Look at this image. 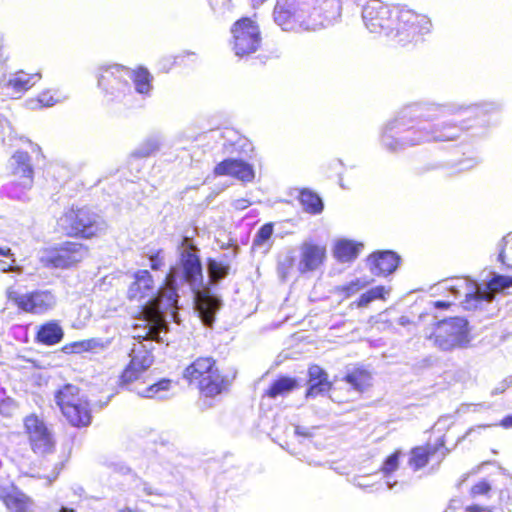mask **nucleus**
I'll use <instances>...</instances> for the list:
<instances>
[{"label":"nucleus","mask_w":512,"mask_h":512,"mask_svg":"<svg viewBox=\"0 0 512 512\" xmlns=\"http://www.w3.org/2000/svg\"><path fill=\"white\" fill-rule=\"evenodd\" d=\"M104 231L101 216L88 205L72 204L56 218L54 232L76 240H92Z\"/></svg>","instance_id":"423d86ee"},{"label":"nucleus","mask_w":512,"mask_h":512,"mask_svg":"<svg viewBox=\"0 0 512 512\" xmlns=\"http://www.w3.org/2000/svg\"><path fill=\"white\" fill-rule=\"evenodd\" d=\"M390 293V288L378 285L366 292L362 293L354 302L353 305L357 308L367 307L371 302L376 300L385 301Z\"/></svg>","instance_id":"2f4dec72"},{"label":"nucleus","mask_w":512,"mask_h":512,"mask_svg":"<svg viewBox=\"0 0 512 512\" xmlns=\"http://www.w3.org/2000/svg\"><path fill=\"white\" fill-rule=\"evenodd\" d=\"M452 306L451 301L437 300L432 303V307L441 310H448Z\"/></svg>","instance_id":"c03bdc74"},{"label":"nucleus","mask_w":512,"mask_h":512,"mask_svg":"<svg viewBox=\"0 0 512 512\" xmlns=\"http://www.w3.org/2000/svg\"><path fill=\"white\" fill-rule=\"evenodd\" d=\"M197 309L206 325L214 322L215 313L220 308V300L211 294L209 287L195 291Z\"/></svg>","instance_id":"aec40b11"},{"label":"nucleus","mask_w":512,"mask_h":512,"mask_svg":"<svg viewBox=\"0 0 512 512\" xmlns=\"http://www.w3.org/2000/svg\"><path fill=\"white\" fill-rule=\"evenodd\" d=\"M207 270L209 282L214 284L224 279L229 274L230 265L228 263H223L213 258H209L207 259Z\"/></svg>","instance_id":"473e14b6"},{"label":"nucleus","mask_w":512,"mask_h":512,"mask_svg":"<svg viewBox=\"0 0 512 512\" xmlns=\"http://www.w3.org/2000/svg\"><path fill=\"white\" fill-rule=\"evenodd\" d=\"M341 10L339 0H275L272 16L283 31L304 33L334 25Z\"/></svg>","instance_id":"7ed1b4c3"},{"label":"nucleus","mask_w":512,"mask_h":512,"mask_svg":"<svg viewBox=\"0 0 512 512\" xmlns=\"http://www.w3.org/2000/svg\"><path fill=\"white\" fill-rule=\"evenodd\" d=\"M505 255H504V249H502L498 255V260L501 262V263H504L505 262Z\"/></svg>","instance_id":"8fccbe9b"},{"label":"nucleus","mask_w":512,"mask_h":512,"mask_svg":"<svg viewBox=\"0 0 512 512\" xmlns=\"http://www.w3.org/2000/svg\"><path fill=\"white\" fill-rule=\"evenodd\" d=\"M104 348V344L96 338L83 339L64 344L60 350L67 355L82 354Z\"/></svg>","instance_id":"c756f323"},{"label":"nucleus","mask_w":512,"mask_h":512,"mask_svg":"<svg viewBox=\"0 0 512 512\" xmlns=\"http://www.w3.org/2000/svg\"><path fill=\"white\" fill-rule=\"evenodd\" d=\"M23 429L28 444L38 459V477L55 479L63 467V461L57 453V441L53 431L36 413L23 418Z\"/></svg>","instance_id":"20e7f679"},{"label":"nucleus","mask_w":512,"mask_h":512,"mask_svg":"<svg viewBox=\"0 0 512 512\" xmlns=\"http://www.w3.org/2000/svg\"><path fill=\"white\" fill-rule=\"evenodd\" d=\"M350 388L360 394L367 392L373 386L372 372L363 365L348 370L343 377Z\"/></svg>","instance_id":"412c9836"},{"label":"nucleus","mask_w":512,"mask_h":512,"mask_svg":"<svg viewBox=\"0 0 512 512\" xmlns=\"http://www.w3.org/2000/svg\"><path fill=\"white\" fill-rule=\"evenodd\" d=\"M465 512H490L489 508H486L484 506L478 505V504H471L464 508Z\"/></svg>","instance_id":"37998d69"},{"label":"nucleus","mask_w":512,"mask_h":512,"mask_svg":"<svg viewBox=\"0 0 512 512\" xmlns=\"http://www.w3.org/2000/svg\"><path fill=\"white\" fill-rule=\"evenodd\" d=\"M512 286V276L494 275L486 284V290L480 289V301L491 302L495 293L501 292L504 289Z\"/></svg>","instance_id":"c85d7f7f"},{"label":"nucleus","mask_w":512,"mask_h":512,"mask_svg":"<svg viewBox=\"0 0 512 512\" xmlns=\"http://www.w3.org/2000/svg\"><path fill=\"white\" fill-rule=\"evenodd\" d=\"M445 288L454 297L464 296L468 308L476 307L480 301V287L475 280L468 276H457L446 280Z\"/></svg>","instance_id":"dca6fc26"},{"label":"nucleus","mask_w":512,"mask_h":512,"mask_svg":"<svg viewBox=\"0 0 512 512\" xmlns=\"http://www.w3.org/2000/svg\"><path fill=\"white\" fill-rule=\"evenodd\" d=\"M184 57L182 55L167 56L162 59L163 69H171L173 66L180 64Z\"/></svg>","instance_id":"79ce46f5"},{"label":"nucleus","mask_w":512,"mask_h":512,"mask_svg":"<svg viewBox=\"0 0 512 512\" xmlns=\"http://www.w3.org/2000/svg\"><path fill=\"white\" fill-rule=\"evenodd\" d=\"M149 260L151 261L150 267L152 270H160L163 265V257H162V250H155L152 251L148 255Z\"/></svg>","instance_id":"a19ab883"},{"label":"nucleus","mask_w":512,"mask_h":512,"mask_svg":"<svg viewBox=\"0 0 512 512\" xmlns=\"http://www.w3.org/2000/svg\"><path fill=\"white\" fill-rule=\"evenodd\" d=\"M363 245L348 239H342L335 243L333 256L337 261L345 263L354 261L360 253Z\"/></svg>","instance_id":"a878e982"},{"label":"nucleus","mask_w":512,"mask_h":512,"mask_svg":"<svg viewBox=\"0 0 512 512\" xmlns=\"http://www.w3.org/2000/svg\"><path fill=\"white\" fill-rule=\"evenodd\" d=\"M492 490L490 483L483 479L473 484L469 489V495L472 498H477L480 496H488Z\"/></svg>","instance_id":"ea45409f"},{"label":"nucleus","mask_w":512,"mask_h":512,"mask_svg":"<svg viewBox=\"0 0 512 512\" xmlns=\"http://www.w3.org/2000/svg\"><path fill=\"white\" fill-rule=\"evenodd\" d=\"M64 338V330L57 320H49L38 326L35 342L45 346H54Z\"/></svg>","instance_id":"5701e85b"},{"label":"nucleus","mask_w":512,"mask_h":512,"mask_svg":"<svg viewBox=\"0 0 512 512\" xmlns=\"http://www.w3.org/2000/svg\"><path fill=\"white\" fill-rule=\"evenodd\" d=\"M299 387L298 380L289 376H280L264 391V396L274 399L285 396Z\"/></svg>","instance_id":"cd10ccee"},{"label":"nucleus","mask_w":512,"mask_h":512,"mask_svg":"<svg viewBox=\"0 0 512 512\" xmlns=\"http://www.w3.org/2000/svg\"><path fill=\"white\" fill-rule=\"evenodd\" d=\"M183 378L205 397H215L226 390L228 381L212 356H199L183 370Z\"/></svg>","instance_id":"0eeeda50"},{"label":"nucleus","mask_w":512,"mask_h":512,"mask_svg":"<svg viewBox=\"0 0 512 512\" xmlns=\"http://www.w3.org/2000/svg\"><path fill=\"white\" fill-rule=\"evenodd\" d=\"M58 512H74L73 510L61 508Z\"/></svg>","instance_id":"603ef678"},{"label":"nucleus","mask_w":512,"mask_h":512,"mask_svg":"<svg viewBox=\"0 0 512 512\" xmlns=\"http://www.w3.org/2000/svg\"><path fill=\"white\" fill-rule=\"evenodd\" d=\"M450 452L451 450L447 447L446 436L442 434L434 443L426 442L412 447L409 451L408 465L413 471L425 468L433 459H436L439 465Z\"/></svg>","instance_id":"4468645a"},{"label":"nucleus","mask_w":512,"mask_h":512,"mask_svg":"<svg viewBox=\"0 0 512 512\" xmlns=\"http://www.w3.org/2000/svg\"><path fill=\"white\" fill-rule=\"evenodd\" d=\"M6 297L19 311L29 314H45L56 305V297L50 290H33L21 293L11 286L6 290Z\"/></svg>","instance_id":"ddd939ff"},{"label":"nucleus","mask_w":512,"mask_h":512,"mask_svg":"<svg viewBox=\"0 0 512 512\" xmlns=\"http://www.w3.org/2000/svg\"><path fill=\"white\" fill-rule=\"evenodd\" d=\"M130 358V391L142 397L141 390L146 389L151 381L148 370L152 365L153 356L148 350L139 355L133 348Z\"/></svg>","instance_id":"2eb2a0df"},{"label":"nucleus","mask_w":512,"mask_h":512,"mask_svg":"<svg viewBox=\"0 0 512 512\" xmlns=\"http://www.w3.org/2000/svg\"><path fill=\"white\" fill-rule=\"evenodd\" d=\"M132 82L136 92L142 95H149L153 88V75L147 68L139 66L132 73Z\"/></svg>","instance_id":"7c9ffc66"},{"label":"nucleus","mask_w":512,"mask_h":512,"mask_svg":"<svg viewBox=\"0 0 512 512\" xmlns=\"http://www.w3.org/2000/svg\"><path fill=\"white\" fill-rule=\"evenodd\" d=\"M60 101L59 97H55L50 91H44L39 94L37 99H30L27 105L30 109H38L43 107H51Z\"/></svg>","instance_id":"f704fd0d"},{"label":"nucleus","mask_w":512,"mask_h":512,"mask_svg":"<svg viewBox=\"0 0 512 512\" xmlns=\"http://www.w3.org/2000/svg\"><path fill=\"white\" fill-rule=\"evenodd\" d=\"M333 387L328 373L318 364H310L307 369L306 398H316L328 393Z\"/></svg>","instance_id":"6ab92c4d"},{"label":"nucleus","mask_w":512,"mask_h":512,"mask_svg":"<svg viewBox=\"0 0 512 512\" xmlns=\"http://www.w3.org/2000/svg\"><path fill=\"white\" fill-rule=\"evenodd\" d=\"M40 78V73L27 74L24 71H18L11 75L6 83V87L12 90V95H20L34 86Z\"/></svg>","instance_id":"393cba45"},{"label":"nucleus","mask_w":512,"mask_h":512,"mask_svg":"<svg viewBox=\"0 0 512 512\" xmlns=\"http://www.w3.org/2000/svg\"><path fill=\"white\" fill-rule=\"evenodd\" d=\"M362 19L372 33L392 37L401 47H416L431 32L429 17L405 5H389L369 0L363 7Z\"/></svg>","instance_id":"f03ea898"},{"label":"nucleus","mask_w":512,"mask_h":512,"mask_svg":"<svg viewBox=\"0 0 512 512\" xmlns=\"http://www.w3.org/2000/svg\"><path fill=\"white\" fill-rule=\"evenodd\" d=\"M484 114V110L479 107H469L452 112L436 104H409L383 126L380 142L389 151H397L406 145H415L419 142V138L415 136L416 128L423 121L434 120H442V122L436 125L433 132H439L438 137L441 140H454L457 133H443V131L456 127L460 130L468 129L471 126L469 122L480 118Z\"/></svg>","instance_id":"f257e3e1"},{"label":"nucleus","mask_w":512,"mask_h":512,"mask_svg":"<svg viewBox=\"0 0 512 512\" xmlns=\"http://www.w3.org/2000/svg\"><path fill=\"white\" fill-rule=\"evenodd\" d=\"M429 338L444 351L464 347L469 342L468 321L462 317L443 319L436 323Z\"/></svg>","instance_id":"9d476101"},{"label":"nucleus","mask_w":512,"mask_h":512,"mask_svg":"<svg viewBox=\"0 0 512 512\" xmlns=\"http://www.w3.org/2000/svg\"><path fill=\"white\" fill-rule=\"evenodd\" d=\"M253 7H258L265 3L267 0H250Z\"/></svg>","instance_id":"09e8293b"},{"label":"nucleus","mask_w":512,"mask_h":512,"mask_svg":"<svg viewBox=\"0 0 512 512\" xmlns=\"http://www.w3.org/2000/svg\"><path fill=\"white\" fill-rule=\"evenodd\" d=\"M17 170H18V171H21V172H23V173H27V177H28L29 179H31V178H32V173H33V171H32L31 167L28 165V163H27V162H20V164H19V165H18V167H17Z\"/></svg>","instance_id":"a18cd8bd"},{"label":"nucleus","mask_w":512,"mask_h":512,"mask_svg":"<svg viewBox=\"0 0 512 512\" xmlns=\"http://www.w3.org/2000/svg\"><path fill=\"white\" fill-rule=\"evenodd\" d=\"M89 254V247L82 242L65 240L43 249L40 258L46 268L71 269L78 266Z\"/></svg>","instance_id":"1a4fd4ad"},{"label":"nucleus","mask_w":512,"mask_h":512,"mask_svg":"<svg viewBox=\"0 0 512 512\" xmlns=\"http://www.w3.org/2000/svg\"><path fill=\"white\" fill-rule=\"evenodd\" d=\"M230 44L238 57H247L259 50L262 34L259 24L251 17L245 16L236 20L231 28Z\"/></svg>","instance_id":"9b49d317"},{"label":"nucleus","mask_w":512,"mask_h":512,"mask_svg":"<svg viewBox=\"0 0 512 512\" xmlns=\"http://www.w3.org/2000/svg\"><path fill=\"white\" fill-rule=\"evenodd\" d=\"M499 425L504 429L512 428V414L503 417L499 423Z\"/></svg>","instance_id":"49530a36"},{"label":"nucleus","mask_w":512,"mask_h":512,"mask_svg":"<svg viewBox=\"0 0 512 512\" xmlns=\"http://www.w3.org/2000/svg\"><path fill=\"white\" fill-rule=\"evenodd\" d=\"M29 147L31 152L18 150L13 154L12 160H39L41 157H44L41 148L38 145L30 143Z\"/></svg>","instance_id":"58836bf2"},{"label":"nucleus","mask_w":512,"mask_h":512,"mask_svg":"<svg viewBox=\"0 0 512 512\" xmlns=\"http://www.w3.org/2000/svg\"><path fill=\"white\" fill-rule=\"evenodd\" d=\"M54 400L70 426L85 428L91 424V402L77 385L66 383L60 386L54 393Z\"/></svg>","instance_id":"6e6552de"},{"label":"nucleus","mask_w":512,"mask_h":512,"mask_svg":"<svg viewBox=\"0 0 512 512\" xmlns=\"http://www.w3.org/2000/svg\"><path fill=\"white\" fill-rule=\"evenodd\" d=\"M159 146L157 144H153L150 149L146 151V153L143 154V156H150L153 151L157 150Z\"/></svg>","instance_id":"de8ad7c7"},{"label":"nucleus","mask_w":512,"mask_h":512,"mask_svg":"<svg viewBox=\"0 0 512 512\" xmlns=\"http://www.w3.org/2000/svg\"><path fill=\"white\" fill-rule=\"evenodd\" d=\"M139 326H141V325H140V324H135V325H134V328H137V327H139Z\"/></svg>","instance_id":"864d4df0"},{"label":"nucleus","mask_w":512,"mask_h":512,"mask_svg":"<svg viewBox=\"0 0 512 512\" xmlns=\"http://www.w3.org/2000/svg\"><path fill=\"white\" fill-rule=\"evenodd\" d=\"M215 174L225 175L242 182L254 179V170L248 162H219L214 169Z\"/></svg>","instance_id":"4be33fe9"},{"label":"nucleus","mask_w":512,"mask_h":512,"mask_svg":"<svg viewBox=\"0 0 512 512\" xmlns=\"http://www.w3.org/2000/svg\"><path fill=\"white\" fill-rule=\"evenodd\" d=\"M402 456V451L400 449H396L394 450L390 455H388L381 467H380V472L385 475V476H388V475H391L392 473H394L398 467H399V460Z\"/></svg>","instance_id":"c9c22d12"},{"label":"nucleus","mask_w":512,"mask_h":512,"mask_svg":"<svg viewBox=\"0 0 512 512\" xmlns=\"http://www.w3.org/2000/svg\"><path fill=\"white\" fill-rule=\"evenodd\" d=\"M367 264L375 276H388L398 268L400 257L390 250L377 251L368 256Z\"/></svg>","instance_id":"a211bd4d"},{"label":"nucleus","mask_w":512,"mask_h":512,"mask_svg":"<svg viewBox=\"0 0 512 512\" xmlns=\"http://www.w3.org/2000/svg\"><path fill=\"white\" fill-rule=\"evenodd\" d=\"M274 231V223L268 222L263 224L255 234V237L253 238L252 245L253 247H261L265 242H267Z\"/></svg>","instance_id":"e433bc0d"},{"label":"nucleus","mask_w":512,"mask_h":512,"mask_svg":"<svg viewBox=\"0 0 512 512\" xmlns=\"http://www.w3.org/2000/svg\"><path fill=\"white\" fill-rule=\"evenodd\" d=\"M9 252H10L9 248H7V249L0 248V255L6 256V255H8Z\"/></svg>","instance_id":"3c124183"},{"label":"nucleus","mask_w":512,"mask_h":512,"mask_svg":"<svg viewBox=\"0 0 512 512\" xmlns=\"http://www.w3.org/2000/svg\"><path fill=\"white\" fill-rule=\"evenodd\" d=\"M97 85L109 101H122L128 88V67L119 63H105L96 70Z\"/></svg>","instance_id":"f8f14e48"},{"label":"nucleus","mask_w":512,"mask_h":512,"mask_svg":"<svg viewBox=\"0 0 512 512\" xmlns=\"http://www.w3.org/2000/svg\"><path fill=\"white\" fill-rule=\"evenodd\" d=\"M327 259V249L325 245L312 242L303 243L301 246L299 272L305 274L320 268Z\"/></svg>","instance_id":"f3484780"},{"label":"nucleus","mask_w":512,"mask_h":512,"mask_svg":"<svg viewBox=\"0 0 512 512\" xmlns=\"http://www.w3.org/2000/svg\"><path fill=\"white\" fill-rule=\"evenodd\" d=\"M297 199L304 212L311 215H318L324 210V203L321 197L309 188L299 190Z\"/></svg>","instance_id":"bb28decb"},{"label":"nucleus","mask_w":512,"mask_h":512,"mask_svg":"<svg viewBox=\"0 0 512 512\" xmlns=\"http://www.w3.org/2000/svg\"><path fill=\"white\" fill-rule=\"evenodd\" d=\"M130 298L147 299L141 307L136 319L143 322L144 331L133 336L138 340L160 341V331L167 328V324L159 310L160 293L156 292L152 275L148 270H141L135 273L131 285Z\"/></svg>","instance_id":"39448f33"},{"label":"nucleus","mask_w":512,"mask_h":512,"mask_svg":"<svg viewBox=\"0 0 512 512\" xmlns=\"http://www.w3.org/2000/svg\"><path fill=\"white\" fill-rule=\"evenodd\" d=\"M173 381L168 378L160 379L159 381L152 382L147 385L146 389H142V397L154 398L159 396L162 392L169 391L172 387Z\"/></svg>","instance_id":"72a5a7b5"},{"label":"nucleus","mask_w":512,"mask_h":512,"mask_svg":"<svg viewBox=\"0 0 512 512\" xmlns=\"http://www.w3.org/2000/svg\"><path fill=\"white\" fill-rule=\"evenodd\" d=\"M369 282L361 281L360 279H355L337 287V292L345 298H349L367 286Z\"/></svg>","instance_id":"4c0bfd02"},{"label":"nucleus","mask_w":512,"mask_h":512,"mask_svg":"<svg viewBox=\"0 0 512 512\" xmlns=\"http://www.w3.org/2000/svg\"><path fill=\"white\" fill-rule=\"evenodd\" d=\"M183 278L190 285L200 284L203 280L202 263L198 255L186 251L181 256Z\"/></svg>","instance_id":"b1692460"}]
</instances>
